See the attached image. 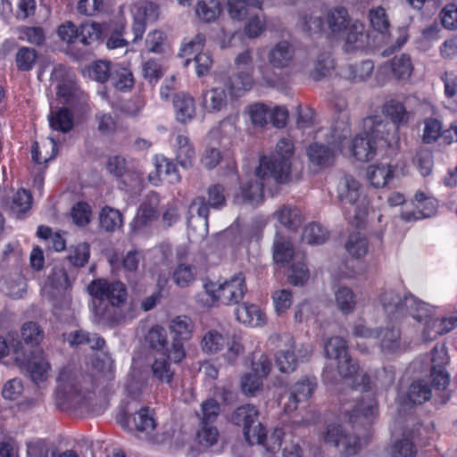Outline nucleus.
I'll list each match as a JSON object with an SVG mask.
<instances>
[{
	"label": "nucleus",
	"instance_id": "nucleus-1",
	"mask_svg": "<svg viewBox=\"0 0 457 457\" xmlns=\"http://www.w3.org/2000/svg\"><path fill=\"white\" fill-rule=\"evenodd\" d=\"M55 399L60 407L80 410L100 414L104 409L98 406L96 393L93 391L92 378L82 376L64 368L56 378Z\"/></svg>",
	"mask_w": 457,
	"mask_h": 457
},
{
	"label": "nucleus",
	"instance_id": "nucleus-26",
	"mask_svg": "<svg viewBox=\"0 0 457 457\" xmlns=\"http://www.w3.org/2000/svg\"><path fill=\"white\" fill-rule=\"evenodd\" d=\"M237 320L250 327H258L265 323V314L259 306L253 303H244L235 310Z\"/></svg>",
	"mask_w": 457,
	"mask_h": 457
},
{
	"label": "nucleus",
	"instance_id": "nucleus-36",
	"mask_svg": "<svg viewBox=\"0 0 457 457\" xmlns=\"http://www.w3.org/2000/svg\"><path fill=\"white\" fill-rule=\"evenodd\" d=\"M336 307L343 313L353 312L356 305V296L353 291L347 287H338L334 293Z\"/></svg>",
	"mask_w": 457,
	"mask_h": 457
},
{
	"label": "nucleus",
	"instance_id": "nucleus-47",
	"mask_svg": "<svg viewBox=\"0 0 457 457\" xmlns=\"http://www.w3.org/2000/svg\"><path fill=\"white\" fill-rule=\"evenodd\" d=\"M220 4L218 0H201L197 3L195 12L205 22L215 21L220 14Z\"/></svg>",
	"mask_w": 457,
	"mask_h": 457
},
{
	"label": "nucleus",
	"instance_id": "nucleus-52",
	"mask_svg": "<svg viewBox=\"0 0 457 457\" xmlns=\"http://www.w3.org/2000/svg\"><path fill=\"white\" fill-rule=\"evenodd\" d=\"M391 69L394 76L397 79H406L410 78L413 70L410 56L406 54H402L399 56L394 57L391 62Z\"/></svg>",
	"mask_w": 457,
	"mask_h": 457
},
{
	"label": "nucleus",
	"instance_id": "nucleus-57",
	"mask_svg": "<svg viewBox=\"0 0 457 457\" xmlns=\"http://www.w3.org/2000/svg\"><path fill=\"white\" fill-rule=\"evenodd\" d=\"M264 184L267 183L261 179L249 180L241 188L244 200L250 204L259 203L262 199Z\"/></svg>",
	"mask_w": 457,
	"mask_h": 457
},
{
	"label": "nucleus",
	"instance_id": "nucleus-61",
	"mask_svg": "<svg viewBox=\"0 0 457 457\" xmlns=\"http://www.w3.org/2000/svg\"><path fill=\"white\" fill-rule=\"evenodd\" d=\"M334 68V61L328 53L320 54L314 62V68L312 71L311 76L315 80L328 76L330 71Z\"/></svg>",
	"mask_w": 457,
	"mask_h": 457
},
{
	"label": "nucleus",
	"instance_id": "nucleus-54",
	"mask_svg": "<svg viewBox=\"0 0 457 457\" xmlns=\"http://www.w3.org/2000/svg\"><path fill=\"white\" fill-rule=\"evenodd\" d=\"M37 54L34 48L22 46L15 56L16 66L21 71H29L37 62Z\"/></svg>",
	"mask_w": 457,
	"mask_h": 457
},
{
	"label": "nucleus",
	"instance_id": "nucleus-29",
	"mask_svg": "<svg viewBox=\"0 0 457 457\" xmlns=\"http://www.w3.org/2000/svg\"><path fill=\"white\" fill-rule=\"evenodd\" d=\"M253 84V79L248 72H237L229 76L222 87L228 91L231 97H239L242 94L249 90Z\"/></svg>",
	"mask_w": 457,
	"mask_h": 457
},
{
	"label": "nucleus",
	"instance_id": "nucleus-62",
	"mask_svg": "<svg viewBox=\"0 0 457 457\" xmlns=\"http://www.w3.org/2000/svg\"><path fill=\"white\" fill-rule=\"evenodd\" d=\"M55 452L54 447H50L47 442L42 439L27 443V453L30 457H55Z\"/></svg>",
	"mask_w": 457,
	"mask_h": 457
},
{
	"label": "nucleus",
	"instance_id": "nucleus-44",
	"mask_svg": "<svg viewBox=\"0 0 457 457\" xmlns=\"http://www.w3.org/2000/svg\"><path fill=\"white\" fill-rule=\"evenodd\" d=\"M298 26L309 34L325 32L324 14L321 16L314 12L303 13L299 17Z\"/></svg>",
	"mask_w": 457,
	"mask_h": 457
},
{
	"label": "nucleus",
	"instance_id": "nucleus-19",
	"mask_svg": "<svg viewBox=\"0 0 457 457\" xmlns=\"http://www.w3.org/2000/svg\"><path fill=\"white\" fill-rule=\"evenodd\" d=\"M132 415L133 426L137 437L157 442L158 440L154 434L157 428L154 411L146 406L141 407L138 410L134 408Z\"/></svg>",
	"mask_w": 457,
	"mask_h": 457
},
{
	"label": "nucleus",
	"instance_id": "nucleus-7",
	"mask_svg": "<svg viewBox=\"0 0 457 457\" xmlns=\"http://www.w3.org/2000/svg\"><path fill=\"white\" fill-rule=\"evenodd\" d=\"M205 36L202 33L196 34L191 40L182 45L179 56L183 59L185 67L194 62L196 75L203 77L206 75L212 65V59L209 52H204Z\"/></svg>",
	"mask_w": 457,
	"mask_h": 457
},
{
	"label": "nucleus",
	"instance_id": "nucleus-20",
	"mask_svg": "<svg viewBox=\"0 0 457 457\" xmlns=\"http://www.w3.org/2000/svg\"><path fill=\"white\" fill-rule=\"evenodd\" d=\"M430 378L434 388L437 391L445 390L449 385V374L445 369L447 363L446 353L444 347L436 345L431 351Z\"/></svg>",
	"mask_w": 457,
	"mask_h": 457
},
{
	"label": "nucleus",
	"instance_id": "nucleus-64",
	"mask_svg": "<svg viewBox=\"0 0 457 457\" xmlns=\"http://www.w3.org/2000/svg\"><path fill=\"white\" fill-rule=\"evenodd\" d=\"M416 453L413 443L406 437L395 441L391 448L392 457H415Z\"/></svg>",
	"mask_w": 457,
	"mask_h": 457
},
{
	"label": "nucleus",
	"instance_id": "nucleus-31",
	"mask_svg": "<svg viewBox=\"0 0 457 457\" xmlns=\"http://www.w3.org/2000/svg\"><path fill=\"white\" fill-rule=\"evenodd\" d=\"M170 334L172 340L187 341L191 338L194 323L187 316L174 318L169 325Z\"/></svg>",
	"mask_w": 457,
	"mask_h": 457
},
{
	"label": "nucleus",
	"instance_id": "nucleus-14",
	"mask_svg": "<svg viewBox=\"0 0 457 457\" xmlns=\"http://www.w3.org/2000/svg\"><path fill=\"white\" fill-rule=\"evenodd\" d=\"M344 412L349 417V421L352 423L351 429H353L358 422L364 425L370 423V420L378 412V403L374 396L370 394L362 395L361 400H358L353 406L344 405Z\"/></svg>",
	"mask_w": 457,
	"mask_h": 457
},
{
	"label": "nucleus",
	"instance_id": "nucleus-34",
	"mask_svg": "<svg viewBox=\"0 0 457 457\" xmlns=\"http://www.w3.org/2000/svg\"><path fill=\"white\" fill-rule=\"evenodd\" d=\"M274 216L283 226L290 229H296L302 224L301 212L294 205H283L276 211Z\"/></svg>",
	"mask_w": 457,
	"mask_h": 457
},
{
	"label": "nucleus",
	"instance_id": "nucleus-4",
	"mask_svg": "<svg viewBox=\"0 0 457 457\" xmlns=\"http://www.w3.org/2000/svg\"><path fill=\"white\" fill-rule=\"evenodd\" d=\"M391 125L379 116L367 117L363 120V131L355 136L352 152L360 162L371 160L377 150L378 140H387Z\"/></svg>",
	"mask_w": 457,
	"mask_h": 457
},
{
	"label": "nucleus",
	"instance_id": "nucleus-21",
	"mask_svg": "<svg viewBox=\"0 0 457 457\" xmlns=\"http://www.w3.org/2000/svg\"><path fill=\"white\" fill-rule=\"evenodd\" d=\"M351 17L344 6H334L324 12L325 32L333 37L345 33L350 26Z\"/></svg>",
	"mask_w": 457,
	"mask_h": 457
},
{
	"label": "nucleus",
	"instance_id": "nucleus-30",
	"mask_svg": "<svg viewBox=\"0 0 457 457\" xmlns=\"http://www.w3.org/2000/svg\"><path fill=\"white\" fill-rule=\"evenodd\" d=\"M295 255V249L292 243L277 233L272 245V257L276 263L285 265L288 263Z\"/></svg>",
	"mask_w": 457,
	"mask_h": 457
},
{
	"label": "nucleus",
	"instance_id": "nucleus-6",
	"mask_svg": "<svg viewBox=\"0 0 457 457\" xmlns=\"http://www.w3.org/2000/svg\"><path fill=\"white\" fill-rule=\"evenodd\" d=\"M204 288L205 294L210 297V300L204 303L207 306L216 303L224 305L237 304L247 291L245 276L242 272L233 275L229 279L218 286L212 281L206 282Z\"/></svg>",
	"mask_w": 457,
	"mask_h": 457
},
{
	"label": "nucleus",
	"instance_id": "nucleus-28",
	"mask_svg": "<svg viewBox=\"0 0 457 457\" xmlns=\"http://www.w3.org/2000/svg\"><path fill=\"white\" fill-rule=\"evenodd\" d=\"M405 316L409 314L420 323H423L434 314V308L421 302L412 295H404Z\"/></svg>",
	"mask_w": 457,
	"mask_h": 457
},
{
	"label": "nucleus",
	"instance_id": "nucleus-49",
	"mask_svg": "<svg viewBox=\"0 0 457 457\" xmlns=\"http://www.w3.org/2000/svg\"><path fill=\"white\" fill-rule=\"evenodd\" d=\"M102 26L96 22H85L79 26V42L84 46H91L100 40Z\"/></svg>",
	"mask_w": 457,
	"mask_h": 457
},
{
	"label": "nucleus",
	"instance_id": "nucleus-46",
	"mask_svg": "<svg viewBox=\"0 0 457 457\" xmlns=\"http://www.w3.org/2000/svg\"><path fill=\"white\" fill-rule=\"evenodd\" d=\"M245 113L254 127L263 128L269 122L270 107L263 103H254L246 107Z\"/></svg>",
	"mask_w": 457,
	"mask_h": 457
},
{
	"label": "nucleus",
	"instance_id": "nucleus-12",
	"mask_svg": "<svg viewBox=\"0 0 457 457\" xmlns=\"http://www.w3.org/2000/svg\"><path fill=\"white\" fill-rule=\"evenodd\" d=\"M159 6L153 2H140L132 9L133 23L131 30L133 33L132 42H137L143 37L145 32L146 24L154 21L159 17Z\"/></svg>",
	"mask_w": 457,
	"mask_h": 457
},
{
	"label": "nucleus",
	"instance_id": "nucleus-10",
	"mask_svg": "<svg viewBox=\"0 0 457 457\" xmlns=\"http://www.w3.org/2000/svg\"><path fill=\"white\" fill-rule=\"evenodd\" d=\"M208 199L204 196H196L189 205V214L195 212L202 220L205 230L208 228L210 208L220 210L226 205L227 198L225 187L221 184H213L207 188Z\"/></svg>",
	"mask_w": 457,
	"mask_h": 457
},
{
	"label": "nucleus",
	"instance_id": "nucleus-3",
	"mask_svg": "<svg viewBox=\"0 0 457 457\" xmlns=\"http://www.w3.org/2000/svg\"><path fill=\"white\" fill-rule=\"evenodd\" d=\"M336 108L337 117L327 136V144L313 143L308 148L310 161L317 165L328 164L335 150L351 135L349 112L344 105L337 104Z\"/></svg>",
	"mask_w": 457,
	"mask_h": 457
},
{
	"label": "nucleus",
	"instance_id": "nucleus-9",
	"mask_svg": "<svg viewBox=\"0 0 457 457\" xmlns=\"http://www.w3.org/2000/svg\"><path fill=\"white\" fill-rule=\"evenodd\" d=\"M286 348L280 349L275 355L276 366L282 373L294 372L299 362L307 361L312 353V347L308 344L295 345L293 338L287 337Z\"/></svg>",
	"mask_w": 457,
	"mask_h": 457
},
{
	"label": "nucleus",
	"instance_id": "nucleus-63",
	"mask_svg": "<svg viewBox=\"0 0 457 457\" xmlns=\"http://www.w3.org/2000/svg\"><path fill=\"white\" fill-rule=\"evenodd\" d=\"M31 195L25 189H21L14 194L11 204L12 212L19 218L21 214L26 212L31 206Z\"/></svg>",
	"mask_w": 457,
	"mask_h": 457
},
{
	"label": "nucleus",
	"instance_id": "nucleus-43",
	"mask_svg": "<svg viewBox=\"0 0 457 457\" xmlns=\"http://www.w3.org/2000/svg\"><path fill=\"white\" fill-rule=\"evenodd\" d=\"M110 82L117 90L128 91L134 86V77L129 69L116 65L112 71Z\"/></svg>",
	"mask_w": 457,
	"mask_h": 457
},
{
	"label": "nucleus",
	"instance_id": "nucleus-45",
	"mask_svg": "<svg viewBox=\"0 0 457 457\" xmlns=\"http://www.w3.org/2000/svg\"><path fill=\"white\" fill-rule=\"evenodd\" d=\"M384 112L395 125L399 126L408 122L409 112L403 104L397 100L386 102L384 105Z\"/></svg>",
	"mask_w": 457,
	"mask_h": 457
},
{
	"label": "nucleus",
	"instance_id": "nucleus-25",
	"mask_svg": "<svg viewBox=\"0 0 457 457\" xmlns=\"http://www.w3.org/2000/svg\"><path fill=\"white\" fill-rule=\"evenodd\" d=\"M174 148L178 163L184 169L192 168L195 161V150L189 137L178 134L175 137Z\"/></svg>",
	"mask_w": 457,
	"mask_h": 457
},
{
	"label": "nucleus",
	"instance_id": "nucleus-8",
	"mask_svg": "<svg viewBox=\"0 0 457 457\" xmlns=\"http://www.w3.org/2000/svg\"><path fill=\"white\" fill-rule=\"evenodd\" d=\"M323 441L337 447L345 455L356 454L361 449L358 436L350 430V425L329 423L321 434Z\"/></svg>",
	"mask_w": 457,
	"mask_h": 457
},
{
	"label": "nucleus",
	"instance_id": "nucleus-32",
	"mask_svg": "<svg viewBox=\"0 0 457 457\" xmlns=\"http://www.w3.org/2000/svg\"><path fill=\"white\" fill-rule=\"evenodd\" d=\"M379 331L380 347L386 353H395L403 349L400 330L395 327L385 328Z\"/></svg>",
	"mask_w": 457,
	"mask_h": 457
},
{
	"label": "nucleus",
	"instance_id": "nucleus-59",
	"mask_svg": "<svg viewBox=\"0 0 457 457\" xmlns=\"http://www.w3.org/2000/svg\"><path fill=\"white\" fill-rule=\"evenodd\" d=\"M364 24L358 21H352L346 31V44L354 48L362 47L364 44Z\"/></svg>",
	"mask_w": 457,
	"mask_h": 457
},
{
	"label": "nucleus",
	"instance_id": "nucleus-50",
	"mask_svg": "<svg viewBox=\"0 0 457 457\" xmlns=\"http://www.w3.org/2000/svg\"><path fill=\"white\" fill-rule=\"evenodd\" d=\"M21 333L23 341L30 346L38 345L45 336L41 326L35 321L25 322L21 327Z\"/></svg>",
	"mask_w": 457,
	"mask_h": 457
},
{
	"label": "nucleus",
	"instance_id": "nucleus-53",
	"mask_svg": "<svg viewBox=\"0 0 457 457\" xmlns=\"http://www.w3.org/2000/svg\"><path fill=\"white\" fill-rule=\"evenodd\" d=\"M220 411V403L213 398H208L201 403L200 411L196 412L201 423L212 424Z\"/></svg>",
	"mask_w": 457,
	"mask_h": 457
},
{
	"label": "nucleus",
	"instance_id": "nucleus-55",
	"mask_svg": "<svg viewBox=\"0 0 457 457\" xmlns=\"http://www.w3.org/2000/svg\"><path fill=\"white\" fill-rule=\"evenodd\" d=\"M224 345L223 336L214 329L207 331L201 341L202 349L206 353H216L223 348Z\"/></svg>",
	"mask_w": 457,
	"mask_h": 457
},
{
	"label": "nucleus",
	"instance_id": "nucleus-33",
	"mask_svg": "<svg viewBox=\"0 0 457 457\" xmlns=\"http://www.w3.org/2000/svg\"><path fill=\"white\" fill-rule=\"evenodd\" d=\"M258 420L259 411L252 404H245L237 407L231 416L232 422L238 427H242L243 430L245 427L253 426V423H256Z\"/></svg>",
	"mask_w": 457,
	"mask_h": 457
},
{
	"label": "nucleus",
	"instance_id": "nucleus-51",
	"mask_svg": "<svg viewBox=\"0 0 457 457\" xmlns=\"http://www.w3.org/2000/svg\"><path fill=\"white\" fill-rule=\"evenodd\" d=\"M122 225L121 213L113 208L104 207L100 214V226L105 231L111 232Z\"/></svg>",
	"mask_w": 457,
	"mask_h": 457
},
{
	"label": "nucleus",
	"instance_id": "nucleus-27",
	"mask_svg": "<svg viewBox=\"0 0 457 457\" xmlns=\"http://www.w3.org/2000/svg\"><path fill=\"white\" fill-rule=\"evenodd\" d=\"M57 95L64 104L71 106L83 104L87 100L86 95L70 77L58 83Z\"/></svg>",
	"mask_w": 457,
	"mask_h": 457
},
{
	"label": "nucleus",
	"instance_id": "nucleus-56",
	"mask_svg": "<svg viewBox=\"0 0 457 457\" xmlns=\"http://www.w3.org/2000/svg\"><path fill=\"white\" fill-rule=\"evenodd\" d=\"M153 377L161 383L170 384L175 371L170 368V362L164 359H156L152 364Z\"/></svg>",
	"mask_w": 457,
	"mask_h": 457
},
{
	"label": "nucleus",
	"instance_id": "nucleus-38",
	"mask_svg": "<svg viewBox=\"0 0 457 457\" xmlns=\"http://www.w3.org/2000/svg\"><path fill=\"white\" fill-rule=\"evenodd\" d=\"M49 123L53 129L67 133L73 128V114L66 107H62L49 115Z\"/></svg>",
	"mask_w": 457,
	"mask_h": 457
},
{
	"label": "nucleus",
	"instance_id": "nucleus-37",
	"mask_svg": "<svg viewBox=\"0 0 457 457\" xmlns=\"http://www.w3.org/2000/svg\"><path fill=\"white\" fill-rule=\"evenodd\" d=\"M394 176V169L390 165H373L369 167L367 178L375 187H385Z\"/></svg>",
	"mask_w": 457,
	"mask_h": 457
},
{
	"label": "nucleus",
	"instance_id": "nucleus-24",
	"mask_svg": "<svg viewBox=\"0 0 457 457\" xmlns=\"http://www.w3.org/2000/svg\"><path fill=\"white\" fill-rule=\"evenodd\" d=\"M173 107L176 120L182 124L190 122L195 116V102L188 94H176L173 96Z\"/></svg>",
	"mask_w": 457,
	"mask_h": 457
},
{
	"label": "nucleus",
	"instance_id": "nucleus-40",
	"mask_svg": "<svg viewBox=\"0 0 457 457\" xmlns=\"http://www.w3.org/2000/svg\"><path fill=\"white\" fill-rule=\"evenodd\" d=\"M26 370L31 380L34 383L38 384L47 379L49 376L50 364L44 358H33L31 361H28Z\"/></svg>",
	"mask_w": 457,
	"mask_h": 457
},
{
	"label": "nucleus",
	"instance_id": "nucleus-13",
	"mask_svg": "<svg viewBox=\"0 0 457 457\" xmlns=\"http://www.w3.org/2000/svg\"><path fill=\"white\" fill-rule=\"evenodd\" d=\"M267 59L274 71L290 70L295 61V47L289 41L282 39L270 47Z\"/></svg>",
	"mask_w": 457,
	"mask_h": 457
},
{
	"label": "nucleus",
	"instance_id": "nucleus-15",
	"mask_svg": "<svg viewBox=\"0 0 457 457\" xmlns=\"http://www.w3.org/2000/svg\"><path fill=\"white\" fill-rule=\"evenodd\" d=\"M316 387L317 380L313 377H305L295 382L283 396L287 399L284 403L285 411L287 412L295 411L300 403L306 402L313 395Z\"/></svg>",
	"mask_w": 457,
	"mask_h": 457
},
{
	"label": "nucleus",
	"instance_id": "nucleus-18",
	"mask_svg": "<svg viewBox=\"0 0 457 457\" xmlns=\"http://www.w3.org/2000/svg\"><path fill=\"white\" fill-rule=\"evenodd\" d=\"M159 196L157 194L152 193L146 195L130 224L134 233L144 232L156 220Z\"/></svg>",
	"mask_w": 457,
	"mask_h": 457
},
{
	"label": "nucleus",
	"instance_id": "nucleus-23",
	"mask_svg": "<svg viewBox=\"0 0 457 457\" xmlns=\"http://www.w3.org/2000/svg\"><path fill=\"white\" fill-rule=\"evenodd\" d=\"M380 303L391 320H398L405 317L404 296L393 289H385L380 295Z\"/></svg>",
	"mask_w": 457,
	"mask_h": 457
},
{
	"label": "nucleus",
	"instance_id": "nucleus-48",
	"mask_svg": "<svg viewBox=\"0 0 457 457\" xmlns=\"http://www.w3.org/2000/svg\"><path fill=\"white\" fill-rule=\"evenodd\" d=\"M324 351L328 359L341 360L348 354L347 343L340 337H330L325 343Z\"/></svg>",
	"mask_w": 457,
	"mask_h": 457
},
{
	"label": "nucleus",
	"instance_id": "nucleus-39",
	"mask_svg": "<svg viewBox=\"0 0 457 457\" xmlns=\"http://www.w3.org/2000/svg\"><path fill=\"white\" fill-rule=\"evenodd\" d=\"M407 396L414 404H421L432 397V388L428 382L417 380L411 384Z\"/></svg>",
	"mask_w": 457,
	"mask_h": 457
},
{
	"label": "nucleus",
	"instance_id": "nucleus-35",
	"mask_svg": "<svg viewBox=\"0 0 457 457\" xmlns=\"http://www.w3.org/2000/svg\"><path fill=\"white\" fill-rule=\"evenodd\" d=\"M196 276L195 266L186 262L178 263L172 271L174 283L181 288L189 287L195 280Z\"/></svg>",
	"mask_w": 457,
	"mask_h": 457
},
{
	"label": "nucleus",
	"instance_id": "nucleus-16",
	"mask_svg": "<svg viewBox=\"0 0 457 457\" xmlns=\"http://www.w3.org/2000/svg\"><path fill=\"white\" fill-rule=\"evenodd\" d=\"M93 321L104 327L119 325L124 316L119 309L120 305L110 303L105 300L93 297L92 299Z\"/></svg>",
	"mask_w": 457,
	"mask_h": 457
},
{
	"label": "nucleus",
	"instance_id": "nucleus-11",
	"mask_svg": "<svg viewBox=\"0 0 457 457\" xmlns=\"http://www.w3.org/2000/svg\"><path fill=\"white\" fill-rule=\"evenodd\" d=\"M92 297L105 300L110 303L120 305L127 298V290L123 283L120 281L109 282L99 278L93 280L87 287Z\"/></svg>",
	"mask_w": 457,
	"mask_h": 457
},
{
	"label": "nucleus",
	"instance_id": "nucleus-22",
	"mask_svg": "<svg viewBox=\"0 0 457 457\" xmlns=\"http://www.w3.org/2000/svg\"><path fill=\"white\" fill-rule=\"evenodd\" d=\"M228 104V96L222 85L204 90L201 95V106L208 113L224 112Z\"/></svg>",
	"mask_w": 457,
	"mask_h": 457
},
{
	"label": "nucleus",
	"instance_id": "nucleus-41",
	"mask_svg": "<svg viewBox=\"0 0 457 457\" xmlns=\"http://www.w3.org/2000/svg\"><path fill=\"white\" fill-rule=\"evenodd\" d=\"M329 237L328 231L318 222H311L304 227L302 239L310 245H322Z\"/></svg>",
	"mask_w": 457,
	"mask_h": 457
},
{
	"label": "nucleus",
	"instance_id": "nucleus-60",
	"mask_svg": "<svg viewBox=\"0 0 457 457\" xmlns=\"http://www.w3.org/2000/svg\"><path fill=\"white\" fill-rule=\"evenodd\" d=\"M422 140L426 144L436 142L442 135L443 126L441 120L429 117L424 120Z\"/></svg>",
	"mask_w": 457,
	"mask_h": 457
},
{
	"label": "nucleus",
	"instance_id": "nucleus-2",
	"mask_svg": "<svg viewBox=\"0 0 457 457\" xmlns=\"http://www.w3.org/2000/svg\"><path fill=\"white\" fill-rule=\"evenodd\" d=\"M294 145L290 139H280L276 146L275 153L270 156L260 158L259 166L255 170V176L263 182L274 181L278 184H287L292 180V162Z\"/></svg>",
	"mask_w": 457,
	"mask_h": 457
},
{
	"label": "nucleus",
	"instance_id": "nucleus-17",
	"mask_svg": "<svg viewBox=\"0 0 457 457\" xmlns=\"http://www.w3.org/2000/svg\"><path fill=\"white\" fill-rule=\"evenodd\" d=\"M338 375L344 378H353V387L358 391H368L370 384V378L362 371H359V364L349 353L345 358L337 360Z\"/></svg>",
	"mask_w": 457,
	"mask_h": 457
},
{
	"label": "nucleus",
	"instance_id": "nucleus-58",
	"mask_svg": "<svg viewBox=\"0 0 457 457\" xmlns=\"http://www.w3.org/2000/svg\"><path fill=\"white\" fill-rule=\"evenodd\" d=\"M416 209L420 212L423 219L429 218L436 214L437 201L433 197L426 196L423 192H417L414 195Z\"/></svg>",
	"mask_w": 457,
	"mask_h": 457
},
{
	"label": "nucleus",
	"instance_id": "nucleus-5",
	"mask_svg": "<svg viewBox=\"0 0 457 457\" xmlns=\"http://www.w3.org/2000/svg\"><path fill=\"white\" fill-rule=\"evenodd\" d=\"M338 197L347 218L358 227L368 214V204L359 181L352 176H345L338 186Z\"/></svg>",
	"mask_w": 457,
	"mask_h": 457
},
{
	"label": "nucleus",
	"instance_id": "nucleus-42",
	"mask_svg": "<svg viewBox=\"0 0 457 457\" xmlns=\"http://www.w3.org/2000/svg\"><path fill=\"white\" fill-rule=\"evenodd\" d=\"M345 249L353 258L359 259L364 257L369 250L368 239L360 232L353 233L349 236L345 243Z\"/></svg>",
	"mask_w": 457,
	"mask_h": 457
}]
</instances>
